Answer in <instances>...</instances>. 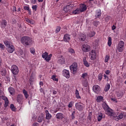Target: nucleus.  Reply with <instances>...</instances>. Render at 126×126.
<instances>
[{
	"label": "nucleus",
	"instance_id": "nucleus-5",
	"mask_svg": "<svg viewBox=\"0 0 126 126\" xmlns=\"http://www.w3.org/2000/svg\"><path fill=\"white\" fill-rule=\"evenodd\" d=\"M70 69L73 74H75L76 71H77V63H74L71 65L70 66Z\"/></svg>",
	"mask_w": 126,
	"mask_h": 126
},
{
	"label": "nucleus",
	"instance_id": "nucleus-64",
	"mask_svg": "<svg viewBox=\"0 0 126 126\" xmlns=\"http://www.w3.org/2000/svg\"><path fill=\"white\" fill-rule=\"evenodd\" d=\"M40 92H41V93H44V89H43V88H41L40 89Z\"/></svg>",
	"mask_w": 126,
	"mask_h": 126
},
{
	"label": "nucleus",
	"instance_id": "nucleus-18",
	"mask_svg": "<svg viewBox=\"0 0 126 126\" xmlns=\"http://www.w3.org/2000/svg\"><path fill=\"white\" fill-rule=\"evenodd\" d=\"M78 38L79 41L81 42H84V41H85V39H86V35L84 33H81L79 35Z\"/></svg>",
	"mask_w": 126,
	"mask_h": 126
},
{
	"label": "nucleus",
	"instance_id": "nucleus-6",
	"mask_svg": "<svg viewBox=\"0 0 126 126\" xmlns=\"http://www.w3.org/2000/svg\"><path fill=\"white\" fill-rule=\"evenodd\" d=\"M89 57L90 59L92 61H95L96 60V58L97 57L96 54V51L95 50H92L89 53Z\"/></svg>",
	"mask_w": 126,
	"mask_h": 126
},
{
	"label": "nucleus",
	"instance_id": "nucleus-43",
	"mask_svg": "<svg viewBox=\"0 0 126 126\" xmlns=\"http://www.w3.org/2000/svg\"><path fill=\"white\" fill-rule=\"evenodd\" d=\"M96 100H97V102H101V101L103 100V96H97Z\"/></svg>",
	"mask_w": 126,
	"mask_h": 126
},
{
	"label": "nucleus",
	"instance_id": "nucleus-60",
	"mask_svg": "<svg viewBox=\"0 0 126 126\" xmlns=\"http://www.w3.org/2000/svg\"><path fill=\"white\" fill-rule=\"evenodd\" d=\"M3 96V93L0 91V99Z\"/></svg>",
	"mask_w": 126,
	"mask_h": 126
},
{
	"label": "nucleus",
	"instance_id": "nucleus-24",
	"mask_svg": "<svg viewBox=\"0 0 126 126\" xmlns=\"http://www.w3.org/2000/svg\"><path fill=\"white\" fill-rule=\"evenodd\" d=\"M64 118V115L62 113H58L56 114V119L63 120Z\"/></svg>",
	"mask_w": 126,
	"mask_h": 126
},
{
	"label": "nucleus",
	"instance_id": "nucleus-19",
	"mask_svg": "<svg viewBox=\"0 0 126 126\" xmlns=\"http://www.w3.org/2000/svg\"><path fill=\"white\" fill-rule=\"evenodd\" d=\"M0 99H2L3 100H4V107L6 108L8 106V104H9V101H8V99H7V97L2 96Z\"/></svg>",
	"mask_w": 126,
	"mask_h": 126
},
{
	"label": "nucleus",
	"instance_id": "nucleus-56",
	"mask_svg": "<svg viewBox=\"0 0 126 126\" xmlns=\"http://www.w3.org/2000/svg\"><path fill=\"white\" fill-rule=\"evenodd\" d=\"M24 9H25V10H28V11L29 10H30V8H29V6H26L24 7Z\"/></svg>",
	"mask_w": 126,
	"mask_h": 126
},
{
	"label": "nucleus",
	"instance_id": "nucleus-28",
	"mask_svg": "<svg viewBox=\"0 0 126 126\" xmlns=\"http://www.w3.org/2000/svg\"><path fill=\"white\" fill-rule=\"evenodd\" d=\"M25 19L27 22H28V23H30V24H32V25L35 24V21H34L33 20L31 21V20H30V19H29L27 18H25Z\"/></svg>",
	"mask_w": 126,
	"mask_h": 126
},
{
	"label": "nucleus",
	"instance_id": "nucleus-9",
	"mask_svg": "<svg viewBox=\"0 0 126 126\" xmlns=\"http://www.w3.org/2000/svg\"><path fill=\"white\" fill-rule=\"evenodd\" d=\"M17 101L20 105H22L23 104V101H24V98H23V95L22 94H18L17 96Z\"/></svg>",
	"mask_w": 126,
	"mask_h": 126
},
{
	"label": "nucleus",
	"instance_id": "nucleus-12",
	"mask_svg": "<svg viewBox=\"0 0 126 126\" xmlns=\"http://www.w3.org/2000/svg\"><path fill=\"white\" fill-rule=\"evenodd\" d=\"M64 58L63 56H60L58 58V63L59 64H64L65 63Z\"/></svg>",
	"mask_w": 126,
	"mask_h": 126
},
{
	"label": "nucleus",
	"instance_id": "nucleus-2",
	"mask_svg": "<svg viewBox=\"0 0 126 126\" xmlns=\"http://www.w3.org/2000/svg\"><path fill=\"white\" fill-rule=\"evenodd\" d=\"M53 57V54H51L49 55L48 52H44L42 54V59H44V61L49 63V61H51V59Z\"/></svg>",
	"mask_w": 126,
	"mask_h": 126
},
{
	"label": "nucleus",
	"instance_id": "nucleus-31",
	"mask_svg": "<svg viewBox=\"0 0 126 126\" xmlns=\"http://www.w3.org/2000/svg\"><path fill=\"white\" fill-rule=\"evenodd\" d=\"M95 16V17H100V16H101V10L96 11Z\"/></svg>",
	"mask_w": 126,
	"mask_h": 126
},
{
	"label": "nucleus",
	"instance_id": "nucleus-39",
	"mask_svg": "<svg viewBox=\"0 0 126 126\" xmlns=\"http://www.w3.org/2000/svg\"><path fill=\"white\" fill-rule=\"evenodd\" d=\"M124 96V92H120L117 93V96L119 97V98H122Z\"/></svg>",
	"mask_w": 126,
	"mask_h": 126
},
{
	"label": "nucleus",
	"instance_id": "nucleus-40",
	"mask_svg": "<svg viewBox=\"0 0 126 126\" xmlns=\"http://www.w3.org/2000/svg\"><path fill=\"white\" fill-rule=\"evenodd\" d=\"M103 119V114L100 113L97 116V120L100 122Z\"/></svg>",
	"mask_w": 126,
	"mask_h": 126
},
{
	"label": "nucleus",
	"instance_id": "nucleus-49",
	"mask_svg": "<svg viewBox=\"0 0 126 126\" xmlns=\"http://www.w3.org/2000/svg\"><path fill=\"white\" fill-rule=\"evenodd\" d=\"M61 27H57L56 30V33H59L61 31Z\"/></svg>",
	"mask_w": 126,
	"mask_h": 126
},
{
	"label": "nucleus",
	"instance_id": "nucleus-22",
	"mask_svg": "<svg viewBox=\"0 0 126 126\" xmlns=\"http://www.w3.org/2000/svg\"><path fill=\"white\" fill-rule=\"evenodd\" d=\"M6 25H7V22H6V20H2L0 24L1 28H2V29H4V28H5V27H6Z\"/></svg>",
	"mask_w": 126,
	"mask_h": 126
},
{
	"label": "nucleus",
	"instance_id": "nucleus-62",
	"mask_svg": "<svg viewBox=\"0 0 126 126\" xmlns=\"http://www.w3.org/2000/svg\"><path fill=\"white\" fill-rule=\"evenodd\" d=\"M116 28H117V27L115 25H113L112 27V30H115L116 29Z\"/></svg>",
	"mask_w": 126,
	"mask_h": 126
},
{
	"label": "nucleus",
	"instance_id": "nucleus-11",
	"mask_svg": "<svg viewBox=\"0 0 126 126\" xmlns=\"http://www.w3.org/2000/svg\"><path fill=\"white\" fill-rule=\"evenodd\" d=\"M62 74L63 76H64L67 79H68L70 77V74H69V71H68V70H63L62 71Z\"/></svg>",
	"mask_w": 126,
	"mask_h": 126
},
{
	"label": "nucleus",
	"instance_id": "nucleus-23",
	"mask_svg": "<svg viewBox=\"0 0 126 126\" xmlns=\"http://www.w3.org/2000/svg\"><path fill=\"white\" fill-rule=\"evenodd\" d=\"M103 0H89V2L90 3H92L93 4V3H101V2H103Z\"/></svg>",
	"mask_w": 126,
	"mask_h": 126
},
{
	"label": "nucleus",
	"instance_id": "nucleus-58",
	"mask_svg": "<svg viewBox=\"0 0 126 126\" xmlns=\"http://www.w3.org/2000/svg\"><path fill=\"white\" fill-rule=\"evenodd\" d=\"M37 1V0H32L31 2L33 4H35Z\"/></svg>",
	"mask_w": 126,
	"mask_h": 126
},
{
	"label": "nucleus",
	"instance_id": "nucleus-27",
	"mask_svg": "<svg viewBox=\"0 0 126 126\" xmlns=\"http://www.w3.org/2000/svg\"><path fill=\"white\" fill-rule=\"evenodd\" d=\"M102 108L103 109H104V111H107V110H108V109L110 108V107H109V106L108 105V104H107V103H106L105 102H103L102 104Z\"/></svg>",
	"mask_w": 126,
	"mask_h": 126
},
{
	"label": "nucleus",
	"instance_id": "nucleus-55",
	"mask_svg": "<svg viewBox=\"0 0 126 126\" xmlns=\"http://www.w3.org/2000/svg\"><path fill=\"white\" fill-rule=\"evenodd\" d=\"M0 49H2V50H3V49H4V45H2V44L0 43Z\"/></svg>",
	"mask_w": 126,
	"mask_h": 126
},
{
	"label": "nucleus",
	"instance_id": "nucleus-10",
	"mask_svg": "<svg viewBox=\"0 0 126 126\" xmlns=\"http://www.w3.org/2000/svg\"><path fill=\"white\" fill-rule=\"evenodd\" d=\"M90 46L88 45V44H84L82 46V50L83 52H84L85 53H88V52L90 51Z\"/></svg>",
	"mask_w": 126,
	"mask_h": 126
},
{
	"label": "nucleus",
	"instance_id": "nucleus-51",
	"mask_svg": "<svg viewBox=\"0 0 126 126\" xmlns=\"http://www.w3.org/2000/svg\"><path fill=\"white\" fill-rule=\"evenodd\" d=\"M37 7H38V6H37V5H32V8L33 10H35V11H36V10H37Z\"/></svg>",
	"mask_w": 126,
	"mask_h": 126
},
{
	"label": "nucleus",
	"instance_id": "nucleus-16",
	"mask_svg": "<svg viewBox=\"0 0 126 126\" xmlns=\"http://www.w3.org/2000/svg\"><path fill=\"white\" fill-rule=\"evenodd\" d=\"M106 115H108V116H110V117H112V116H114V112L113 111V110L110 109V108L107 109L106 111Z\"/></svg>",
	"mask_w": 126,
	"mask_h": 126
},
{
	"label": "nucleus",
	"instance_id": "nucleus-20",
	"mask_svg": "<svg viewBox=\"0 0 126 126\" xmlns=\"http://www.w3.org/2000/svg\"><path fill=\"white\" fill-rule=\"evenodd\" d=\"M72 10V7H71V5H67L64 7L63 10L65 12H70Z\"/></svg>",
	"mask_w": 126,
	"mask_h": 126
},
{
	"label": "nucleus",
	"instance_id": "nucleus-44",
	"mask_svg": "<svg viewBox=\"0 0 126 126\" xmlns=\"http://www.w3.org/2000/svg\"><path fill=\"white\" fill-rule=\"evenodd\" d=\"M30 84H32V82H34L35 81V77L33 76H31L30 78Z\"/></svg>",
	"mask_w": 126,
	"mask_h": 126
},
{
	"label": "nucleus",
	"instance_id": "nucleus-30",
	"mask_svg": "<svg viewBox=\"0 0 126 126\" xmlns=\"http://www.w3.org/2000/svg\"><path fill=\"white\" fill-rule=\"evenodd\" d=\"M82 85L84 87H87V86H88V81H87V79L83 80L82 81Z\"/></svg>",
	"mask_w": 126,
	"mask_h": 126
},
{
	"label": "nucleus",
	"instance_id": "nucleus-53",
	"mask_svg": "<svg viewBox=\"0 0 126 126\" xmlns=\"http://www.w3.org/2000/svg\"><path fill=\"white\" fill-rule=\"evenodd\" d=\"M110 73H111V71H110V70H107L106 71H105V74H106L107 75H109Z\"/></svg>",
	"mask_w": 126,
	"mask_h": 126
},
{
	"label": "nucleus",
	"instance_id": "nucleus-14",
	"mask_svg": "<svg viewBox=\"0 0 126 126\" xmlns=\"http://www.w3.org/2000/svg\"><path fill=\"white\" fill-rule=\"evenodd\" d=\"M93 90L94 93L98 94L100 92V87L97 85H95L93 87Z\"/></svg>",
	"mask_w": 126,
	"mask_h": 126
},
{
	"label": "nucleus",
	"instance_id": "nucleus-38",
	"mask_svg": "<svg viewBox=\"0 0 126 126\" xmlns=\"http://www.w3.org/2000/svg\"><path fill=\"white\" fill-rule=\"evenodd\" d=\"M5 74H6V69H2L1 70V75L2 76H5Z\"/></svg>",
	"mask_w": 126,
	"mask_h": 126
},
{
	"label": "nucleus",
	"instance_id": "nucleus-54",
	"mask_svg": "<svg viewBox=\"0 0 126 126\" xmlns=\"http://www.w3.org/2000/svg\"><path fill=\"white\" fill-rule=\"evenodd\" d=\"M32 126H39V124L38 123L35 122L32 124Z\"/></svg>",
	"mask_w": 126,
	"mask_h": 126
},
{
	"label": "nucleus",
	"instance_id": "nucleus-42",
	"mask_svg": "<svg viewBox=\"0 0 126 126\" xmlns=\"http://www.w3.org/2000/svg\"><path fill=\"white\" fill-rule=\"evenodd\" d=\"M68 52L69 53H70V54H75V51H74V49H73L71 48H68Z\"/></svg>",
	"mask_w": 126,
	"mask_h": 126
},
{
	"label": "nucleus",
	"instance_id": "nucleus-47",
	"mask_svg": "<svg viewBox=\"0 0 126 126\" xmlns=\"http://www.w3.org/2000/svg\"><path fill=\"white\" fill-rule=\"evenodd\" d=\"M30 52L32 55H35V49L34 48H31L30 49Z\"/></svg>",
	"mask_w": 126,
	"mask_h": 126
},
{
	"label": "nucleus",
	"instance_id": "nucleus-29",
	"mask_svg": "<svg viewBox=\"0 0 126 126\" xmlns=\"http://www.w3.org/2000/svg\"><path fill=\"white\" fill-rule=\"evenodd\" d=\"M80 10H79V8H77L75 10L72 11V14L75 15V14H79L80 13Z\"/></svg>",
	"mask_w": 126,
	"mask_h": 126
},
{
	"label": "nucleus",
	"instance_id": "nucleus-15",
	"mask_svg": "<svg viewBox=\"0 0 126 126\" xmlns=\"http://www.w3.org/2000/svg\"><path fill=\"white\" fill-rule=\"evenodd\" d=\"M87 58L86 57H84L83 58V64L86 67H89L90 66V63H88L87 60H86Z\"/></svg>",
	"mask_w": 126,
	"mask_h": 126
},
{
	"label": "nucleus",
	"instance_id": "nucleus-32",
	"mask_svg": "<svg viewBox=\"0 0 126 126\" xmlns=\"http://www.w3.org/2000/svg\"><path fill=\"white\" fill-rule=\"evenodd\" d=\"M108 46H109V47H111V46H112V37H108Z\"/></svg>",
	"mask_w": 126,
	"mask_h": 126
},
{
	"label": "nucleus",
	"instance_id": "nucleus-36",
	"mask_svg": "<svg viewBox=\"0 0 126 126\" xmlns=\"http://www.w3.org/2000/svg\"><path fill=\"white\" fill-rule=\"evenodd\" d=\"M110 85L109 83H107L104 88V91H105L106 92H107V91H109V90H110Z\"/></svg>",
	"mask_w": 126,
	"mask_h": 126
},
{
	"label": "nucleus",
	"instance_id": "nucleus-8",
	"mask_svg": "<svg viewBox=\"0 0 126 126\" xmlns=\"http://www.w3.org/2000/svg\"><path fill=\"white\" fill-rule=\"evenodd\" d=\"M124 114L123 113H120V114L116 115V113H114V115L112 116L114 120L115 121H120V120H122L124 118Z\"/></svg>",
	"mask_w": 126,
	"mask_h": 126
},
{
	"label": "nucleus",
	"instance_id": "nucleus-48",
	"mask_svg": "<svg viewBox=\"0 0 126 126\" xmlns=\"http://www.w3.org/2000/svg\"><path fill=\"white\" fill-rule=\"evenodd\" d=\"M73 101H70L68 105V108H72V106H73Z\"/></svg>",
	"mask_w": 126,
	"mask_h": 126
},
{
	"label": "nucleus",
	"instance_id": "nucleus-33",
	"mask_svg": "<svg viewBox=\"0 0 126 126\" xmlns=\"http://www.w3.org/2000/svg\"><path fill=\"white\" fill-rule=\"evenodd\" d=\"M43 120H44V116L41 115L38 118L37 121L38 123H42V122H43Z\"/></svg>",
	"mask_w": 126,
	"mask_h": 126
},
{
	"label": "nucleus",
	"instance_id": "nucleus-26",
	"mask_svg": "<svg viewBox=\"0 0 126 126\" xmlns=\"http://www.w3.org/2000/svg\"><path fill=\"white\" fill-rule=\"evenodd\" d=\"M8 90L10 93V94H11V95H14V93H15V90H14V89L12 87H9L8 89Z\"/></svg>",
	"mask_w": 126,
	"mask_h": 126
},
{
	"label": "nucleus",
	"instance_id": "nucleus-3",
	"mask_svg": "<svg viewBox=\"0 0 126 126\" xmlns=\"http://www.w3.org/2000/svg\"><path fill=\"white\" fill-rule=\"evenodd\" d=\"M75 108L78 111H80V112H82L83 111V109L85 108V106L84 104L80 103V102H76L75 103Z\"/></svg>",
	"mask_w": 126,
	"mask_h": 126
},
{
	"label": "nucleus",
	"instance_id": "nucleus-50",
	"mask_svg": "<svg viewBox=\"0 0 126 126\" xmlns=\"http://www.w3.org/2000/svg\"><path fill=\"white\" fill-rule=\"evenodd\" d=\"M51 78H52V79H53V80H54V81H58V79L56 78V76H55V75H52Z\"/></svg>",
	"mask_w": 126,
	"mask_h": 126
},
{
	"label": "nucleus",
	"instance_id": "nucleus-25",
	"mask_svg": "<svg viewBox=\"0 0 126 126\" xmlns=\"http://www.w3.org/2000/svg\"><path fill=\"white\" fill-rule=\"evenodd\" d=\"M46 119V120H51L52 118V115L49 113V111L45 110Z\"/></svg>",
	"mask_w": 126,
	"mask_h": 126
},
{
	"label": "nucleus",
	"instance_id": "nucleus-41",
	"mask_svg": "<svg viewBox=\"0 0 126 126\" xmlns=\"http://www.w3.org/2000/svg\"><path fill=\"white\" fill-rule=\"evenodd\" d=\"M110 61V56L109 55H106L104 58L105 63H108Z\"/></svg>",
	"mask_w": 126,
	"mask_h": 126
},
{
	"label": "nucleus",
	"instance_id": "nucleus-57",
	"mask_svg": "<svg viewBox=\"0 0 126 126\" xmlns=\"http://www.w3.org/2000/svg\"><path fill=\"white\" fill-rule=\"evenodd\" d=\"M76 97L77 99H81V96L79 95V94H76Z\"/></svg>",
	"mask_w": 126,
	"mask_h": 126
},
{
	"label": "nucleus",
	"instance_id": "nucleus-17",
	"mask_svg": "<svg viewBox=\"0 0 126 126\" xmlns=\"http://www.w3.org/2000/svg\"><path fill=\"white\" fill-rule=\"evenodd\" d=\"M78 8L81 12H83L84 11H85L86 9H87V7L86 6V5L82 4L80 5V7Z\"/></svg>",
	"mask_w": 126,
	"mask_h": 126
},
{
	"label": "nucleus",
	"instance_id": "nucleus-7",
	"mask_svg": "<svg viewBox=\"0 0 126 126\" xmlns=\"http://www.w3.org/2000/svg\"><path fill=\"white\" fill-rule=\"evenodd\" d=\"M125 47V42L123 40H121L118 43L117 49L119 52H122L124 51V47Z\"/></svg>",
	"mask_w": 126,
	"mask_h": 126
},
{
	"label": "nucleus",
	"instance_id": "nucleus-37",
	"mask_svg": "<svg viewBox=\"0 0 126 126\" xmlns=\"http://www.w3.org/2000/svg\"><path fill=\"white\" fill-rule=\"evenodd\" d=\"M23 93L24 94V96H25V98H26V99H27V98H28V97H29V94H28V93H27L26 90H23Z\"/></svg>",
	"mask_w": 126,
	"mask_h": 126
},
{
	"label": "nucleus",
	"instance_id": "nucleus-46",
	"mask_svg": "<svg viewBox=\"0 0 126 126\" xmlns=\"http://www.w3.org/2000/svg\"><path fill=\"white\" fill-rule=\"evenodd\" d=\"M17 54L19 56H22L24 54L23 51L22 49H20L19 51H18Z\"/></svg>",
	"mask_w": 126,
	"mask_h": 126
},
{
	"label": "nucleus",
	"instance_id": "nucleus-45",
	"mask_svg": "<svg viewBox=\"0 0 126 126\" xmlns=\"http://www.w3.org/2000/svg\"><path fill=\"white\" fill-rule=\"evenodd\" d=\"M3 43L4 45L6 46V47H8L10 45V44H9V42L7 40L4 41Z\"/></svg>",
	"mask_w": 126,
	"mask_h": 126
},
{
	"label": "nucleus",
	"instance_id": "nucleus-59",
	"mask_svg": "<svg viewBox=\"0 0 126 126\" xmlns=\"http://www.w3.org/2000/svg\"><path fill=\"white\" fill-rule=\"evenodd\" d=\"M112 101H113V102H115V103H117L118 102V100H117V99L115 98H111Z\"/></svg>",
	"mask_w": 126,
	"mask_h": 126
},
{
	"label": "nucleus",
	"instance_id": "nucleus-52",
	"mask_svg": "<svg viewBox=\"0 0 126 126\" xmlns=\"http://www.w3.org/2000/svg\"><path fill=\"white\" fill-rule=\"evenodd\" d=\"M10 107L12 111H15V107H14V105L13 104H11Z\"/></svg>",
	"mask_w": 126,
	"mask_h": 126
},
{
	"label": "nucleus",
	"instance_id": "nucleus-34",
	"mask_svg": "<svg viewBox=\"0 0 126 126\" xmlns=\"http://www.w3.org/2000/svg\"><path fill=\"white\" fill-rule=\"evenodd\" d=\"M95 34H96V32H94V31H93V32H90L88 34V36L89 37H90V38H92V37H94V36H95Z\"/></svg>",
	"mask_w": 126,
	"mask_h": 126
},
{
	"label": "nucleus",
	"instance_id": "nucleus-13",
	"mask_svg": "<svg viewBox=\"0 0 126 126\" xmlns=\"http://www.w3.org/2000/svg\"><path fill=\"white\" fill-rule=\"evenodd\" d=\"M70 35L68 33H66L64 35L63 40L64 42H65V43H69L70 41Z\"/></svg>",
	"mask_w": 126,
	"mask_h": 126
},
{
	"label": "nucleus",
	"instance_id": "nucleus-1",
	"mask_svg": "<svg viewBox=\"0 0 126 126\" xmlns=\"http://www.w3.org/2000/svg\"><path fill=\"white\" fill-rule=\"evenodd\" d=\"M21 42L24 46H29L32 44V39L27 36H25L21 38Z\"/></svg>",
	"mask_w": 126,
	"mask_h": 126
},
{
	"label": "nucleus",
	"instance_id": "nucleus-21",
	"mask_svg": "<svg viewBox=\"0 0 126 126\" xmlns=\"http://www.w3.org/2000/svg\"><path fill=\"white\" fill-rule=\"evenodd\" d=\"M7 50L8 53L11 54L12 53H13L14 51H15V48H14V46L13 45H11L8 46V48L7 49Z\"/></svg>",
	"mask_w": 126,
	"mask_h": 126
},
{
	"label": "nucleus",
	"instance_id": "nucleus-61",
	"mask_svg": "<svg viewBox=\"0 0 126 126\" xmlns=\"http://www.w3.org/2000/svg\"><path fill=\"white\" fill-rule=\"evenodd\" d=\"M16 22H17L16 20L14 19L12 20V23H13V24L16 23Z\"/></svg>",
	"mask_w": 126,
	"mask_h": 126
},
{
	"label": "nucleus",
	"instance_id": "nucleus-4",
	"mask_svg": "<svg viewBox=\"0 0 126 126\" xmlns=\"http://www.w3.org/2000/svg\"><path fill=\"white\" fill-rule=\"evenodd\" d=\"M11 71L14 75H17V74H18V72H19L18 67L15 65H12L11 67Z\"/></svg>",
	"mask_w": 126,
	"mask_h": 126
},
{
	"label": "nucleus",
	"instance_id": "nucleus-63",
	"mask_svg": "<svg viewBox=\"0 0 126 126\" xmlns=\"http://www.w3.org/2000/svg\"><path fill=\"white\" fill-rule=\"evenodd\" d=\"M39 85L40 86V87H41V86H43V85H44V83H43V82H40Z\"/></svg>",
	"mask_w": 126,
	"mask_h": 126
},
{
	"label": "nucleus",
	"instance_id": "nucleus-35",
	"mask_svg": "<svg viewBox=\"0 0 126 126\" xmlns=\"http://www.w3.org/2000/svg\"><path fill=\"white\" fill-rule=\"evenodd\" d=\"M82 77L83 78L84 80H85L87 79V78L88 77V74L87 73H84L82 75Z\"/></svg>",
	"mask_w": 126,
	"mask_h": 126
}]
</instances>
